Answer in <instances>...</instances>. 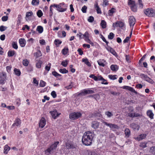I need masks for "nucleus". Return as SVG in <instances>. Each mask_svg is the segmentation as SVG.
I'll return each instance as SVG.
<instances>
[{
    "instance_id": "40",
    "label": "nucleus",
    "mask_w": 155,
    "mask_h": 155,
    "mask_svg": "<svg viewBox=\"0 0 155 155\" xmlns=\"http://www.w3.org/2000/svg\"><path fill=\"white\" fill-rule=\"evenodd\" d=\"M42 62L41 60H39L36 63V65L38 68H40L41 67Z\"/></svg>"
},
{
    "instance_id": "8",
    "label": "nucleus",
    "mask_w": 155,
    "mask_h": 155,
    "mask_svg": "<svg viewBox=\"0 0 155 155\" xmlns=\"http://www.w3.org/2000/svg\"><path fill=\"white\" fill-rule=\"evenodd\" d=\"M21 123V120L18 118H16L14 121V122L12 125V127H13L14 126L20 127Z\"/></svg>"
},
{
    "instance_id": "35",
    "label": "nucleus",
    "mask_w": 155,
    "mask_h": 155,
    "mask_svg": "<svg viewBox=\"0 0 155 155\" xmlns=\"http://www.w3.org/2000/svg\"><path fill=\"white\" fill-rule=\"evenodd\" d=\"M68 51V48H65L62 50L61 52L63 54L65 55L67 54Z\"/></svg>"
},
{
    "instance_id": "23",
    "label": "nucleus",
    "mask_w": 155,
    "mask_h": 155,
    "mask_svg": "<svg viewBox=\"0 0 155 155\" xmlns=\"http://www.w3.org/2000/svg\"><path fill=\"white\" fill-rule=\"evenodd\" d=\"M128 5L130 6V8L131 7H132L136 5L135 2L132 0H128Z\"/></svg>"
},
{
    "instance_id": "16",
    "label": "nucleus",
    "mask_w": 155,
    "mask_h": 155,
    "mask_svg": "<svg viewBox=\"0 0 155 155\" xmlns=\"http://www.w3.org/2000/svg\"><path fill=\"white\" fill-rule=\"evenodd\" d=\"M106 49L108 51H110L114 55L116 56L117 55V54L115 51L113 49V48H111L110 47L108 46L107 45V47H106Z\"/></svg>"
},
{
    "instance_id": "44",
    "label": "nucleus",
    "mask_w": 155,
    "mask_h": 155,
    "mask_svg": "<svg viewBox=\"0 0 155 155\" xmlns=\"http://www.w3.org/2000/svg\"><path fill=\"white\" fill-rule=\"evenodd\" d=\"M54 44L57 46H58L62 43L61 41L58 39H55L54 41Z\"/></svg>"
},
{
    "instance_id": "7",
    "label": "nucleus",
    "mask_w": 155,
    "mask_h": 155,
    "mask_svg": "<svg viewBox=\"0 0 155 155\" xmlns=\"http://www.w3.org/2000/svg\"><path fill=\"white\" fill-rule=\"evenodd\" d=\"M140 77L144 80L149 83L151 82L152 79L148 77L147 74H141L140 75Z\"/></svg>"
},
{
    "instance_id": "17",
    "label": "nucleus",
    "mask_w": 155,
    "mask_h": 155,
    "mask_svg": "<svg viewBox=\"0 0 155 155\" xmlns=\"http://www.w3.org/2000/svg\"><path fill=\"white\" fill-rule=\"evenodd\" d=\"M19 42L20 46L22 47L25 46L26 44V41L23 38H21L19 39Z\"/></svg>"
},
{
    "instance_id": "29",
    "label": "nucleus",
    "mask_w": 155,
    "mask_h": 155,
    "mask_svg": "<svg viewBox=\"0 0 155 155\" xmlns=\"http://www.w3.org/2000/svg\"><path fill=\"white\" fill-rule=\"evenodd\" d=\"M119 128V127L117 125L111 124L110 128L111 129L113 130L115 129H118Z\"/></svg>"
},
{
    "instance_id": "20",
    "label": "nucleus",
    "mask_w": 155,
    "mask_h": 155,
    "mask_svg": "<svg viewBox=\"0 0 155 155\" xmlns=\"http://www.w3.org/2000/svg\"><path fill=\"white\" fill-rule=\"evenodd\" d=\"M147 114L151 119L153 118L154 114L151 110H149L147 111Z\"/></svg>"
},
{
    "instance_id": "38",
    "label": "nucleus",
    "mask_w": 155,
    "mask_h": 155,
    "mask_svg": "<svg viewBox=\"0 0 155 155\" xmlns=\"http://www.w3.org/2000/svg\"><path fill=\"white\" fill-rule=\"evenodd\" d=\"M37 15L38 17L40 18L43 15V13L41 10H39L37 12Z\"/></svg>"
},
{
    "instance_id": "39",
    "label": "nucleus",
    "mask_w": 155,
    "mask_h": 155,
    "mask_svg": "<svg viewBox=\"0 0 155 155\" xmlns=\"http://www.w3.org/2000/svg\"><path fill=\"white\" fill-rule=\"evenodd\" d=\"M59 72L62 74H66L68 72V70L65 68L60 69L59 70Z\"/></svg>"
},
{
    "instance_id": "4",
    "label": "nucleus",
    "mask_w": 155,
    "mask_h": 155,
    "mask_svg": "<svg viewBox=\"0 0 155 155\" xmlns=\"http://www.w3.org/2000/svg\"><path fill=\"white\" fill-rule=\"evenodd\" d=\"M82 114L79 112H74L70 114L69 117L72 120H75L81 116Z\"/></svg>"
},
{
    "instance_id": "50",
    "label": "nucleus",
    "mask_w": 155,
    "mask_h": 155,
    "mask_svg": "<svg viewBox=\"0 0 155 155\" xmlns=\"http://www.w3.org/2000/svg\"><path fill=\"white\" fill-rule=\"evenodd\" d=\"M150 152L153 155H155V147H151L150 150Z\"/></svg>"
},
{
    "instance_id": "22",
    "label": "nucleus",
    "mask_w": 155,
    "mask_h": 155,
    "mask_svg": "<svg viewBox=\"0 0 155 155\" xmlns=\"http://www.w3.org/2000/svg\"><path fill=\"white\" fill-rule=\"evenodd\" d=\"M146 137V134H142L140 135L138 137H137L136 139L140 141L143 139H144Z\"/></svg>"
},
{
    "instance_id": "46",
    "label": "nucleus",
    "mask_w": 155,
    "mask_h": 155,
    "mask_svg": "<svg viewBox=\"0 0 155 155\" xmlns=\"http://www.w3.org/2000/svg\"><path fill=\"white\" fill-rule=\"evenodd\" d=\"M68 61L67 60L62 61L61 63V64L64 67H66L68 64Z\"/></svg>"
},
{
    "instance_id": "1",
    "label": "nucleus",
    "mask_w": 155,
    "mask_h": 155,
    "mask_svg": "<svg viewBox=\"0 0 155 155\" xmlns=\"http://www.w3.org/2000/svg\"><path fill=\"white\" fill-rule=\"evenodd\" d=\"M94 133L93 131H88L85 132L82 137V141L85 145H90L94 137Z\"/></svg>"
},
{
    "instance_id": "31",
    "label": "nucleus",
    "mask_w": 155,
    "mask_h": 155,
    "mask_svg": "<svg viewBox=\"0 0 155 155\" xmlns=\"http://www.w3.org/2000/svg\"><path fill=\"white\" fill-rule=\"evenodd\" d=\"M110 69L113 71H116L118 69L117 66L116 65L112 64L110 66Z\"/></svg>"
},
{
    "instance_id": "6",
    "label": "nucleus",
    "mask_w": 155,
    "mask_h": 155,
    "mask_svg": "<svg viewBox=\"0 0 155 155\" xmlns=\"http://www.w3.org/2000/svg\"><path fill=\"white\" fill-rule=\"evenodd\" d=\"M6 75L5 73L2 72L0 74V84L3 85L5 83Z\"/></svg>"
},
{
    "instance_id": "30",
    "label": "nucleus",
    "mask_w": 155,
    "mask_h": 155,
    "mask_svg": "<svg viewBox=\"0 0 155 155\" xmlns=\"http://www.w3.org/2000/svg\"><path fill=\"white\" fill-rule=\"evenodd\" d=\"M86 94H87L86 91V89H84L80 93L78 94V96H85Z\"/></svg>"
},
{
    "instance_id": "33",
    "label": "nucleus",
    "mask_w": 155,
    "mask_h": 155,
    "mask_svg": "<svg viewBox=\"0 0 155 155\" xmlns=\"http://www.w3.org/2000/svg\"><path fill=\"white\" fill-rule=\"evenodd\" d=\"M101 25L103 28H105L106 27V23L105 21L102 20L101 21Z\"/></svg>"
},
{
    "instance_id": "24",
    "label": "nucleus",
    "mask_w": 155,
    "mask_h": 155,
    "mask_svg": "<svg viewBox=\"0 0 155 155\" xmlns=\"http://www.w3.org/2000/svg\"><path fill=\"white\" fill-rule=\"evenodd\" d=\"M66 147L68 149H73L75 147L72 144L68 142L66 143Z\"/></svg>"
},
{
    "instance_id": "53",
    "label": "nucleus",
    "mask_w": 155,
    "mask_h": 155,
    "mask_svg": "<svg viewBox=\"0 0 155 155\" xmlns=\"http://www.w3.org/2000/svg\"><path fill=\"white\" fill-rule=\"evenodd\" d=\"M114 35L112 32L110 33L109 35H108V38L109 39L111 40L113 39L114 37Z\"/></svg>"
},
{
    "instance_id": "60",
    "label": "nucleus",
    "mask_w": 155,
    "mask_h": 155,
    "mask_svg": "<svg viewBox=\"0 0 155 155\" xmlns=\"http://www.w3.org/2000/svg\"><path fill=\"white\" fill-rule=\"evenodd\" d=\"M52 74L54 76H55L56 77H57L58 76L61 77V75L59 74L58 73L55 71L52 72Z\"/></svg>"
},
{
    "instance_id": "59",
    "label": "nucleus",
    "mask_w": 155,
    "mask_h": 155,
    "mask_svg": "<svg viewBox=\"0 0 155 155\" xmlns=\"http://www.w3.org/2000/svg\"><path fill=\"white\" fill-rule=\"evenodd\" d=\"M101 35V38L102 39V40L104 42H105L107 44V45L108 43V42L107 41L105 38L104 37V36L101 34L100 35Z\"/></svg>"
},
{
    "instance_id": "14",
    "label": "nucleus",
    "mask_w": 155,
    "mask_h": 155,
    "mask_svg": "<svg viewBox=\"0 0 155 155\" xmlns=\"http://www.w3.org/2000/svg\"><path fill=\"white\" fill-rule=\"evenodd\" d=\"M50 113L52 117L54 119H55L60 114H58L56 110H54L52 111H50Z\"/></svg>"
},
{
    "instance_id": "61",
    "label": "nucleus",
    "mask_w": 155,
    "mask_h": 155,
    "mask_svg": "<svg viewBox=\"0 0 155 155\" xmlns=\"http://www.w3.org/2000/svg\"><path fill=\"white\" fill-rule=\"evenodd\" d=\"M51 66V64L49 63L48 65L46 66L45 67V69L46 70H47L48 71H49L50 69Z\"/></svg>"
},
{
    "instance_id": "63",
    "label": "nucleus",
    "mask_w": 155,
    "mask_h": 155,
    "mask_svg": "<svg viewBox=\"0 0 155 155\" xmlns=\"http://www.w3.org/2000/svg\"><path fill=\"white\" fill-rule=\"evenodd\" d=\"M130 8L132 11L134 12H136L137 11V9L136 5L134 6L131 7Z\"/></svg>"
},
{
    "instance_id": "28",
    "label": "nucleus",
    "mask_w": 155,
    "mask_h": 155,
    "mask_svg": "<svg viewBox=\"0 0 155 155\" xmlns=\"http://www.w3.org/2000/svg\"><path fill=\"white\" fill-rule=\"evenodd\" d=\"M82 61L84 62V63L88 66L90 67L91 66V64L89 61L88 60L87 58H86L85 59H82Z\"/></svg>"
},
{
    "instance_id": "54",
    "label": "nucleus",
    "mask_w": 155,
    "mask_h": 155,
    "mask_svg": "<svg viewBox=\"0 0 155 155\" xmlns=\"http://www.w3.org/2000/svg\"><path fill=\"white\" fill-rule=\"evenodd\" d=\"M116 75H108L109 78L110 79L113 80H114L116 79L117 78H116Z\"/></svg>"
},
{
    "instance_id": "5",
    "label": "nucleus",
    "mask_w": 155,
    "mask_h": 155,
    "mask_svg": "<svg viewBox=\"0 0 155 155\" xmlns=\"http://www.w3.org/2000/svg\"><path fill=\"white\" fill-rule=\"evenodd\" d=\"M144 12L146 15L148 17H153L155 15L154 10L152 8H147L144 10Z\"/></svg>"
},
{
    "instance_id": "19",
    "label": "nucleus",
    "mask_w": 155,
    "mask_h": 155,
    "mask_svg": "<svg viewBox=\"0 0 155 155\" xmlns=\"http://www.w3.org/2000/svg\"><path fill=\"white\" fill-rule=\"evenodd\" d=\"M94 91H96V89L95 88L86 89V91L87 94H93L95 93Z\"/></svg>"
},
{
    "instance_id": "34",
    "label": "nucleus",
    "mask_w": 155,
    "mask_h": 155,
    "mask_svg": "<svg viewBox=\"0 0 155 155\" xmlns=\"http://www.w3.org/2000/svg\"><path fill=\"white\" fill-rule=\"evenodd\" d=\"M34 56L36 57L37 58L41 56L42 55L41 53V51H38L34 53Z\"/></svg>"
},
{
    "instance_id": "2",
    "label": "nucleus",
    "mask_w": 155,
    "mask_h": 155,
    "mask_svg": "<svg viewBox=\"0 0 155 155\" xmlns=\"http://www.w3.org/2000/svg\"><path fill=\"white\" fill-rule=\"evenodd\" d=\"M54 7L56 8V10L58 12H63L67 10V5L64 2H62L57 5L54 4Z\"/></svg>"
},
{
    "instance_id": "9",
    "label": "nucleus",
    "mask_w": 155,
    "mask_h": 155,
    "mask_svg": "<svg viewBox=\"0 0 155 155\" xmlns=\"http://www.w3.org/2000/svg\"><path fill=\"white\" fill-rule=\"evenodd\" d=\"M89 77L92 78L96 81H100V80L103 78V77L101 75H98L97 76H96L93 74H91L89 76Z\"/></svg>"
},
{
    "instance_id": "13",
    "label": "nucleus",
    "mask_w": 155,
    "mask_h": 155,
    "mask_svg": "<svg viewBox=\"0 0 155 155\" xmlns=\"http://www.w3.org/2000/svg\"><path fill=\"white\" fill-rule=\"evenodd\" d=\"M124 25L123 22L120 21H119L116 22L115 23H113V27L115 28L116 27H123Z\"/></svg>"
},
{
    "instance_id": "41",
    "label": "nucleus",
    "mask_w": 155,
    "mask_h": 155,
    "mask_svg": "<svg viewBox=\"0 0 155 155\" xmlns=\"http://www.w3.org/2000/svg\"><path fill=\"white\" fill-rule=\"evenodd\" d=\"M83 37L85 38V40L89 38V33L87 31H86L83 35Z\"/></svg>"
},
{
    "instance_id": "3",
    "label": "nucleus",
    "mask_w": 155,
    "mask_h": 155,
    "mask_svg": "<svg viewBox=\"0 0 155 155\" xmlns=\"http://www.w3.org/2000/svg\"><path fill=\"white\" fill-rule=\"evenodd\" d=\"M59 142L57 141L55 142L54 143L52 144L49 148L45 151V153L47 155H48L51 153V152L53 150L55 149L57 147V145L59 144Z\"/></svg>"
},
{
    "instance_id": "55",
    "label": "nucleus",
    "mask_w": 155,
    "mask_h": 155,
    "mask_svg": "<svg viewBox=\"0 0 155 155\" xmlns=\"http://www.w3.org/2000/svg\"><path fill=\"white\" fill-rule=\"evenodd\" d=\"M7 27L3 25H1L0 26V31H5Z\"/></svg>"
},
{
    "instance_id": "43",
    "label": "nucleus",
    "mask_w": 155,
    "mask_h": 155,
    "mask_svg": "<svg viewBox=\"0 0 155 155\" xmlns=\"http://www.w3.org/2000/svg\"><path fill=\"white\" fill-rule=\"evenodd\" d=\"M46 83L42 80H41L40 81L39 85L40 86L42 87H44L45 86Z\"/></svg>"
},
{
    "instance_id": "27",
    "label": "nucleus",
    "mask_w": 155,
    "mask_h": 155,
    "mask_svg": "<svg viewBox=\"0 0 155 155\" xmlns=\"http://www.w3.org/2000/svg\"><path fill=\"white\" fill-rule=\"evenodd\" d=\"M125 134L127 137H128L130 135V131L128 128H126L125 130Z\"/></svg>"
},
{
    "instance_id": "56",
    "label": "nucleus",
    "mask_w": 155,
    "mask_h": 155,
    "mask_svg": "<svg viewBox=\"0 0 155 155\" xmlns=\"http://www.w3.org/2000/svg\"><path fill=\"white\" fill-rule=\"evenodd\" d=\"M33 13L31 11L30 12H27L26 14V17L28 18L29 17L33 15Z\"/></svg>"
},
{
    "instance_id": "11",
    "label": "nucleus",
    "mask_w": 155,
    "mask_h": 155,
    "mask_svg": "<svg viewBox=\"0 0 155 155\" xmlns=\"http://www.w3.org/2000/svg\"><path fill=\"white\" fill-rule=\"evenodd\" d=\"M129 22L130 26L134 25L135 23V19L134 16H130V17Z\"/></svg>"
},
{
    "instance_id": "58",
    "label": "nucleus",
    "mask_w": 155,
    "mask_h": 155,
    "mask_svg": "<svg viewBox=\"0 0 155 155\" xmlns=\"http://www.w3.org/2000/svg\"><path fill=\"white\" fill-rule=\"evenodd\" d=\"M87 8V7L85 5H84L82 8L81 11L83 13H86Z\"/></svg>"
},
{
    "instance_id": "26",
    "label": "nucleus",
    "mask_w": 155,
    "mask_h": 155,
    "mask_svg": "<svg viewBox=\"0 0 155 155\" xmlns=\"http://www.w3.org/2000/svg\"><path fill=\"white\" fill-rule=\"evenodd\" d=\"M10 149V147H9L7 145H5L4 147V153L5 154H7Z\"/></svg>"
},
{
    "instance_id": "37",
    "label": "nucleus",
    "mask_w": 155,
    "mask_h": 155,
    "mask_svg": "<svg viewBox=\"0 0 155 155\" xmlns=\"http://www.w3.org/2000/svg\"><path fill=\"white\" fill-rule=\"evenodd\" d=\"M15 53L14 51H9L8 52V55L9 57H12L15 54Z\"/></svg>"
},
{
    "instance_id": "48",
    "label": "nucleus",
    "mask_w": 155,
    "mask_h": 155,
    "mask_svg": "<svg viewBox=\"0 0 155 155\" xmlns=\"http://www.w3.org/2000/svg\"><path fill=\"white\" fill-rule=\"evenodd\" d=\"M100 81H102V82H101V84H102L107 85L108 83V82H107V80H106L105 79L103 78L102 79H101V80H100Z\"/></svg>"
},
{
    "instance_id": "64",
    "label": "nucleus",
    "mask_w": 155,
    "mask_h": 155,
    "mask_svg": "<svg viewBox=\"0 0 155 155\" xmlns=\"http://www.w3.org/2000/svg\"><path fill=\"white\" fill-rule=\"evenodd\" d=\"M8 17L7 16H3L2 18V21H7L8 19Z\"/></svg>"
},
{
    "instance_id": "18",
    "label": "nucleus",
    "mask_w": 155,
    "mask_h": 155,
    "mask_svg": "<svg viewBox=\"0 0 155 155\" xmlns=\"http://www.w3.org/2000/svg\"><path fill=\"white\" fill-rule=\"evenodd\" d=\"M99 123L96 121H94L92 122L91 127L94 129L97 128L99 126Z\"/></svg>"
},
{
    "instance_id": "52",
    "label": "nucleus",
    "mask_w": 155,
    "mask_h": 155,
    "mask_svg": "<svg viewBox=\"0 0 155 155\" xmlns=\"http://www.w3.org/2000/svg\"><path fill=\"white\" fill-rule=\"evenodd\" d=\"M115 9L114 8H112L109 11V15L111 16L112 14L115 12Z\"/></svg>"
},
{
    "instance_id": "45",
    "label": "nucleus",
    "mask_w": 155,
    "mask_h": 155,
    "mask_svg": "<svg viewBox=\"0 0 155 155\" xmlns=\"http://www.w3.org/2000/svg\"><path fill=\"white\" fill-rule=\"evenodd\" d=\"M29 62L28 60L27 59H25L23 60L22 61L23 64L25 66H27L28 65Z\"/></svg>"
},
{
    "instance_id": "49",
    "label": "nucleus",
    "mask_w": 155,
    "mask_h": 155,
    "mask_svg": "<svg viewBox=\"0 0 155 155\" xmlns=\"http://www.w3.org/2000/svg\"><path fill=\"white\" fill-rule=\"evenodd\" d=\"M109 4V1L108 0H103L102 6L103 7H105L107 5H108Z\"/></svg>"
},
{
    "instance_id": "32",
    "label": "nucleus",
    "mask_w": 155,
    "mask_h": 155,
    "mask_svg": "<svg viewBox=\"0 0 155 155\" xmlns=\"http://www.w3.org/2000/svg\"><path fill=\"white\" fill-rule=\"evenodd\" d=\"M37 30L40 33H42L43 31V27L41 26H38L37 28Z\"/></svg>"
},
{
    "instance_id": "62",
    "label": "nucleus",
    "mask_w": 155,
    "mask_h": 155,
    "mask_svg": "<svg viewBox=\"0 0 155 155\" xmlns=\"http://www.w3.org/2000/svg\"><path fill=\"white\" fill-rule=\"evenodd\" d=\"M22 18L21 16V15H18V17L17 18L18 20H17V23H20L21 22V20Z\"/></svg>"
},
{
    "instance_id": "47",
    "label": "nucleus",
    "mask_w": 155,
    "mask_h": 155,
    "mask_svg": "<svg viewBox=\"0 0 155 155\" xmlns=\"http://www.w3.org/2000/svg\"><path fill=\"white\" fill-rule=\"evenodd\" d=\"M12 47L15 49H17L18 48V46L17 44V43L13 41L12 43Z\"/></svg>"
},
{
    "instance_id": "36",
    "label": "nucleus",
    "mask_w": 155,
    "mask_h": 155,
    "mask_svg": "<svg viewBox=\"0 0 155 155\" xmlns=\"http://www.w3.org/2000/svg\"><path fill=\"white\" fill-rule=\"evenodd\" d=\"M14 72L15 74L17 76H19L21 75V72L19 69L15 68L14 69Z\"/></svg>"
},
{
    "instance_id": "51",
    "label": "nucleus",
    "mask_w": 155,
    "mask_h": 155,
    "mask_svg": "<svg viewBox=\"0 0 155 155\" xmlns=\"http://www.w3.org/2000/svg\"><path fill=\"white\" fill-rule=\"evenodd\" d=\"M105 114L108 117H110L113 115L112 113L109 111H107L105 112Z\"/></svg>"
},
{
    "instance_id": "21",
    "label": "nucleus",
    "mask_w": 155,
    "mask_h": 155,
    "mask_svg": "<svg viewBox=\"0 0 155 155\" xmlns=\"http://www.w3.org/2000/svg\"><path fill=\"white\" fill-rule=\"evenodd\" d=\"M94 8L96 9L97 13L98 14H101V10L99 7L97 2H96L95 4Z\"/></svg>"
},
{
    "instance_id": "42",
    "label": "nucleus",
    "mask_w": 155,
    "mask_h": 155,
    "mask_svg": "<svg viewBox=\"0 0 155 155\" xmlns=\"http://www.w3.org/2000/svg\"><path fill=\"white\" fill-rule=\"evenodd\" d=\"M39 0H32L31 4L33 5H36L39 4Z\"/></svg>"
},
{
    "instance_id": "15",
    "label": "nucleus",
    "mask_w": 155,
    "mask_h": 155,
    "mask_svg": "<svg viewBox=\"0 0 155 155\" xmlns=\"http://www.w3.org/2000/svg\"><path fill=\"white\" fill-rule=\"evenodd\" d=\"M99 65L101 67H104L107 64L106 61L104 59H100L97 61Z\"/></svg>"
},
{
    "instance_id": "12",
    "label": "nucleus",
    "mask_w": 155,
    "mask_h": 155,
    "mask_svg": "<svg viewBox=\"0 0 155 155\" xmlns=\"http://www.w3.org/2000/svg\"><path fill=\"white\" fill-rule=\"evenodd\" d=\"M122 88L124 89L128 90L131 92L134 93L136 94H137V92L131 87L127 86H124L122 87Z\"/></svg>"
},
{
    "instance_id": "10",
    "label": "nucleus",
    "mask_w": 155,
    "mask_h": 155,
    "mask_svg": "<svg viewBox=\"0 0 155 155\" xmlns=\"http://www.w3.org/2000/svg\"><path fill=\"white\" fill-rule=\"evenodd\" d=\"M46 124L45 119L44 117H42L40 120L39 124V127L43 128L45 126Z\"/></svg>"
},
{
    "instance_id": "57",
    "label": "nucleus",
    "mask_w": 155,
    "mask_h": 155,
    "mask_svg": "<svg viewBox=\"0 0 155 155\" xmlns=\"http://www.w3.org/2000/svg\"><path fill=\"white\" fill-rule=\"evenodd\" d=\"M94 18L92 16H90L89 17L87 21L90 22H92L94 21Z\"/></svg>"
},
{
    "instance_id": "25",
    "label": "nucleus",
    "mask_w": 155,
    "mask_h": 155,
    "mask_svg": "<svg viewBox=\"0 0 155 155\" xmlns=\"http://www.w3.org/2000/svg\"><path fill=\"white\" fill-rule=\"evenodd\" d=\"M128 115L130 117L133 118L135 117H137L140 116L138 114L133 113H129L128 114Z\"/></svg>"
}]
</instances>
